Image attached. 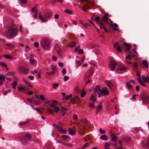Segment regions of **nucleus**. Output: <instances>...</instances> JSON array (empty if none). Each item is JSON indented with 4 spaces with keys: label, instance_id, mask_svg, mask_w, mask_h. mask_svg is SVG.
<instances>
[{
    "label": "nucleus",
    "instance_id": "39448f33",
    "mask_svg": "<svg viewBox=\"0 0 149 149\" xmlns=\"http://www.w3.org/2000/svg\"><path fill=\"white\" fill-rule=\"evenodd\" d=\"M81 1L82 2V10L84 12H86L87 9L89 7L88 4L90 3V2L88 0H81Z\"/></svg>",
    "mask_w": 149,
    "mask_h": 149
},
{
    "label": "nucleus",
    "instance_id": "a211bd4d",
    "mask_svg": "<svg viewBox=\"0 0 149 149\" xmlns=\"http://www.w3.org/2000/svg\"><path fill=\"white\" fill-rule=\"evenodd\" d=\"M53 126L61 133H63L66 132V131L64 130H63L62 127H59L54 124H53Z\"/></svg>",
    "mask_w": 149,
    "mask_h": 149
},
{
    "label": "nucleus",
    "instance_id": "20e7f679",
    "mask_svg": "<svg viewBox=\"0 0 149 149\" xmlns=\"http://www.w3.org/2000/svg\"><path fill=\"white\" fill-rule=\"evenodd\" d=\"M52 15V13L47 12L42 15L40 12L39 13V18L43 22H47L48 19L51 17Z\"/></svg>",
    "mask_w": 149,
    "mask_h": 149
},
{
    "label": "nucleus",
    "instance_id": "dca6fc26",
    "mask_svg": "<svg viewBox=\"0 0 149 149\" xmlns=\"http://www.w3.org/2000/svg\"><path fill=\"white\" fill-rule=\"evenodd\" d=\"M105 82L107 85L109 87V88L111 90H113L114 89V86L112 83L109 81H105Z\"/></svg>",
    "mask_w": 149,
    "mask_h": 149
},
{
    "label": "nucleus",
    "instance_id": "c85d7f7f",
    "mask_svg": "<svg viewBox=\"0 0 149 149\" xmlns=\"http://www.w3.org/2000/svg\"><path fill=\"white\" fill-rule=\"evenodd\" d=\"M143 146L144 148L149 147V139L147 140L146 143H143Z\"/></svg>",
    "mask_w": 149,
    "mask_h": 149
},
{
    "label": "nucleus",
    "instance_id": "0eeeda50",
    "mask_svg": "<svg viewBox=\"0 0 149 149\" xmlns=\"http://www.w3.org/2000/svg\"><path fill=\"white\" fill-rule=\"evenodd\" d=\"M127 67L123 64L120 65L117 70V72L119 74H121L125 72L127 70Z\"/></svg>",
    "mask_w": 149,
    "mask_h": 149
},
{
    "label": "nucleus",
    "instance_id": "3c124183",
    "mask_svg": "<svg viewBox=\"0 0 149 149\" xmlns=\"http://www.w3.org/2000/svg\"><path fill=\"white\" fill-rule=\"evenodd\" d=\"M0 65L1 66H4L5 67H7V65L3 62L0 63Z\"/></svg>",
    "mask_w": 149,
    "mask_h": 149
},
{
    "label": "nucleus",
    "instance_id": "4c0bfd02",
    "mask_svg": "<svg viewBox=\"0 0 149 149\" xmlns=\"http://www.w3.org/2000/svg\"><path fill=\"white\" fill-rule=\"evenodd\" d=\"M62 137V139L64 140H67L69 139L68 136L65 134L63 135Z\"/></svg>",
    "mask_w": 149,
    "mask_h": 149
},
{
    "label": "nucleus",
    "instance_id": "ea45409f",
    "mask_svg": "<svg viewBox=\"0 0 149 149\" xmlns=\"http://www.w3.org/2000/svg\"><path fill=\"white\" fill-rule=\"evenodd\" d=\"M100 138L101 139L104 140H107V139L106 136L105 134L102 135L101 136Z\"/></svg>",
    "mask_w": 149,
    "mask_h": 149
},
{
    "label": "nucleus",
    "instance_id": "412c9836",
    "mask_svg": "<svg viewBox=\"0 0 149 149\" xmlns=\"http://www.w3.org/2000/svg\"><path fill=\"white\" fill-rule=\"evenodd\" d=\"M111 141L113 142H116L117 137L115 134H112L110 135Z\"/></svg>",
    "mask_w": 149,
    "mask_h": 149
},
{
    "label": "nucleus",
    "instance_id": "ddd939ff",
    "mask_svg": "<svg viewBox=\"0 0 149 149\" xmlns=\"http://www.w3.org/2000/svg\"><path fill=\"white\" fill-rule=\"evenodd\" d=\"M140 97L144 103H146L147 102L149 97L145 94H142L140 95Z\"/></svg>",
    "mask_w": 149,
    "mask_h": 149
},
{
    "label": "nucleus",
    "instance_id": "0e129e2a",
    "mask_svg": "<svg viewBox=\"0 0 149 149\" xmlns=\"http://www.w3.org/2000/svg\"><path fill=\"white\" fill-rule=\"evenodd\" d=\"M73 119L74 120H77L78 119V117L77 115L74 114L73 115Z\"/></svg>",
    "mask_w": 149,
    "mask_h": 149
},
{
    "label": "nucleus",
    "instance_id": "09e8293b",
    "mask_svg": "<svg viewBox=\"0 0 149 149\" xmlns=\"http://www.w3.org/2000/svg\"><path fill=\"white\" fill-rule=\"evenodd\" d=\"M108 94H98V97H101L104 96Z\"/></svg>",
    "mask_w": 149,
    "mask_h": 149
},
{
    "label": "nucleus",
    "instance_id": "5fc2aeb1",
    "mask_svg": "<svg viewBox=\"0 0 149 149\" xmlns=\"http://www.w3.org/2000/svg\"><path fill=\"white\" fill-rule=\"evenodd\" d=\"M39 97H40V99L41 100H45V98L44 97L43 95H40Z\"/></svg>",
    "mask_w": 149,
    "mask_h": 149
},
{
    "label": "nucleus",
    "instance_id": "f704fd0d",
    "mask_svg": "<svg viewBox=\"0 0 149 149\" xmlns=\"http://www.w3.org/2000/svg\"><path fill=\"white\" fill-rule=\"evenodd\" d=\"M122 141L120 140H119L118 141V143L120 145V146L119 147L116 148V149H122V147H123L122 145Z\"/></svg>",
    "mask_w": 149,
    "mask_h": 149
},
{
    "label": "nucleus",
    "instance_id": "f257e3e1",
    "mask_svg": "<svg viewBox=\"0 0 149 149\" xmlns=\"http://www.w3.org/2000/svg\"><path fill=\"white\" fill-rule=\"evenodd\" d=\"M18 31V29L15 25H12L8 27L6 31L5 35L8 37L12 38L16 36Z\"/></svg>",
    "mask_w": 149,
    "mask_h": 149
},
{
    "label": "nucleus",
    "instance_id": "9b49d317",
    "mask_svg": "<svg viewBox=\"0 0 149 149\" xmlns=\"http://www.w3.org/2000/svg\"><path fill=\"white\" fill-rule=\"evenodd\" d=\"M18 70L20 73L24 74H27L29 72V70L21 66L19 67Z\"/></svg>",
    "mask_w": 149,
    "mask_h": 149
},
{
    "label": "nucleus",
    "instance_id": "7c9ffc66",
    "mask_svg": "<svg viewBox=\"0 0 149 149\" xmlns=\"http://www.w3.org/2000/svg\"><path fill=\"white\" fill-rule=\"evenodd\" d=\"M142 63L144 65L146 68H148V64L147 61L146 60H143L142 62Z\"/></svg>",
    "mask_w": 149,
    "mask_h": 149
},
{
    "label": "nucleus",
    "instance_id": "4468645a",
    "mask_svg": "<svg viewBox=\"0 0 149 149\" xmlns=\"http://www.w3.org/2000/svg\"><path fill=\"white\" fill-rule=\"evenodd\" d=\"M59 110V109L57 107H55L54 108H48V111L51 114H52L54 112H58Z\"/></svg>",
    "mask_w": 149,
    "mask_h": 149
},
{
    "label": "nucleus",
    "instance_id": "4be33fe9",
    "mask_svg": "<svg viewBox=\"0 0 149 149\" xmlns=\"http://www.w3.org/2000/svg\"><path fill=\"white\" fill-rule=\"evenodd\" d=\"M98 24L100 26V28L101 29H103L106 32H108V31L104 26L103 23L102 22H99Z\"/></svg>",
    "mask_w": 149,
    "mask_h": 149
},
{
    "label": "nucleus",
    "instance_id": "6e6d98bb",
    "mask_svg": "<svg viewBox=\"0 0 149 149\" xmlns=\"http://www.w3.org/2000/svg\"><path fill=\"white\" fill-rule=\"evenodd\" d=\"M72 96V95L71 94H70L68 96H66L65 97V98L66 99H69Z\"/></svg>",
    "mask_w": 149,
    "mask_h": 149
},
{
    "label": "nucleus",
    "instance_id": "2f4dec72",
    "mask_svg": "<svg viewBox=\"0 0 149 149\" xmlns=\"http://www.w3.org/2000/svg\"><path fill=\"white\" fill-rule=\"evenodd\" d=\"M63 145L68 147L72 148L73 146V145L72 144L70 143H63Z\"/></svg>",
    "mask_w": 149,
    "mask_h": 149
},
{
    "label": "nucleus",
    "instance_id": "5701e85b",
    "mask_svg": "<svg viewBox=\"0 0 149 149\" xmlns=\"http://www.w3.org/2000/svg\"><path fill=\"white\" fill-rule=\"evenodd\" d=\"M73 129H69V134L71 135H73L74 134L75 130L76 129V126H74L73 127Z\"/></svg>",
    "mask_w": 149,
    "mask_h": 149
},
{
    "label": "nucleus",
    "instance_id": "6e6552de",
    "mask_svg": "<svg viewBox=\"0 0 149 149\" xmlns=\"http://www.w3.org/2000/svg\"><path fill=\"white\" fill-rule=\"evenodd\" d=\"M117 65V63L115 61L113 60L111 61L109 64V68L110 70L111 71L114 70Z\"/></svg>",
    "mask_w": 149,
    "mask_h": 149
},
{
    "label": "nucleus",
    "instance_id": "72a5a7b5",
    "mask_svg": "<svg viewBox=\"0 0 149 149\" xmlns=\"http://www.w3.org/2000/svg\"><path fill=\"white\" fill-rule=\"evenodd\" d=\"M142 78L146 82H148V81L149 80V78L148 77H145L144 76L142 75Z\"/></svg>",
    "mask_w": 149,
    "mask_h": 149
},
{
    "label": "nucleus",
    "instance_id": "393cba45",
    "mask_svg": "<svg viewBox=\"0 0 149 149\" xmlns=\"http://www.w3.org/2000/svg\"><path fill=\"white\" fill-rule=\"evenodd\" d=\"M5 47L7 49H12L14 47V46L11 44L7 43L5 44Z\"/></svg>",
    "mask_w": 149,
    "mask_h": 149
},
{
    "label": "nucleus",
    "instance_id": "1a4fd4ad",
    "mask_svg": "<svg viewBox=\"0 0 149 149\" xmlns=\"http://www.w3.org/2000/svg\"><path fill=\"white\" fill-rule=\"evenodd\" d=\"M93 72V69L91 68H90L86 73L84 77V78L85 79H90L92 77Z\"/></svg>",
    "mask_w": 149,
    "mask_h": 149
},
{
    "label": "nucleus",
    "instance_id": "79ce46f5",
    "mask_svg": "<svg viewBox=\"0 0 149 149\" xmlns=\"http://www.w3.org/2000/svg\"><path fill=\"white\" fill-rule=\"evenodd\" d=\"M81 121L83 123L85 124L87 123L88 122V120L85 118H82L81 120Z\"/></svg>",
    "mask_w": 149,
    "mask_h": 149
},
{
    "label": "nucleus",
    "instance_id": "7ed1b4c3",
    "mask_svg": "<svg viewBox=\"0 0 149 149\" xmlns=\"http://www.w3.org/2000/svg\"><path fill=\"white\" fill-rule=\"evenodd\" d=\"M89 91L97 93H109V91L106 87H103L102 90H101L98 85L96 86L95 88L92 87L89 90Z\"/></svg>",
    "mask_w": 149,
    "mask_h": 149
},
{
    "label": "nucleus",
    "instance_id": "a19ab883",
    "mask_svg": "<svg viewBox=\"0 0 149 149\" xmlns=\"http://www.w3.org/2000/svg\"><path fill=\"white\" fill-rule=\"evenodd\" d=\"M3 56L8 59H11L12 57L10 55H3Z\"/></svg>",
    "mask_w": 149,
    "mask_h": 149
},
{
    "label": "nucleus",
    "instance_id": "cd10ccee",
    "mask_svg": "<svg viewBox=\"0 0 149 149\" xmlns=\"http://www.w3.org/2000/svg\"><path fill=\"white\" fill-rule=\"evenodd\" d=\"M111 26L112 27L113 29L114 30L118 31H119V29L116 28L118 26V25L117 24L114 23L113 24L111 25Z\"/></svg>",
    "mask_w": 149,
    "mask_h": 149
},
{
    "label": "nucleus",
    "instance_id": "f8f14e48",
    "mask_svg": "<svg viewBox=\"0 0 149 149\" xmlns=\"http://www.w3.org/2000/svg\"><path fill=\"white\" fill-rule=\"evenodd\" d=\"M111 15H109L108 13H105L104 16L102 17V20L104 22L106 23H109V21L111 22V20L108 17H110Z\"/></svg>",
    "mask_w": 149,
    "mask_h": 149
},
{
    "label": "nucleus",
    "instance_id": "603ef678",
    "mask_svg": "<svg viewBox=\"0 0 149 149\" xmlns=\"http://www.w3.org/2000/svg\"><path fill=\"white\" fill-rule=\"evenodd\" d=\"M51 68L52 71H56V67L55 66L53 65L51 66Z\"/></svg>",
    "mask_w": 149,
    "mask_h": 149
},
{
    "label": "nucleus",
    "instance_id": "338daca9",
    "mask_svg": "<svg viewBox=\"0 0 149 149\" xmlns=\"http://www.w3.org/2000/svg\"><path fill=\"white\" fill-rule=\"evenodd\" d=\"M102 108V106L100 105H99L96 108V109L97 110H99L101 109Z\"/></svg>",
    "mask_w": 149,
    "mask_h": 149
},
{
    "label": "nucleus",
    "instance_id": "a18cd8bd",
    "mask_svg": "<svg viewBox=\"0 0 149 149\" xmlns=\"http://www.w3.org/2000/svg\"><path fill=\"white\" fill-rule=\"evenodd\" d=\"M56 72V71H52L50 72H47L46 74L48 75H52L54 74Z\"/></svg>",
    "mask_w": 149,
    "mask_h": 149
},
{
    "label": "nucleus",
    "instance_id": "c756f323",
    "mask_svg": "<svg viewBox=\"0 0 149 149\" xmlns=\"http://www.w3.org/2000/svg\"><path fill=\"white\" fill-rule=\"evenodd\" d=\"M138 80L139 82L141 85L145 87H146V85L145 84L144 81H143L140 78H138Z\"/></svg>",
    "mask_w": 149,
    "mask_h": 149
},
{
    "label": "nucleus",
    "instance_id": "bb28decb",
    "mask_svg": "<svg viewBox=\"0 0 149 149\" xmlns=\"http://www.w3.org/2000/svg\"><path fill=\"white\" fill-rule=\"evenodd\" d=\"M75 42L74 41L70 42L68 44V46L70 47H75Z\"/></svg>",
    "mask_w": 149,
    "mask_h": 149
},
{
    "label": "nucleus",
    "instance_id": "e433bc0d",
    "mask_svg": "<svg viewBox=\"0 0 149 149\" xmlns=\"http://www.w3.org/2000/svg\"><path fill=\"white\" fill-rule=\"evenodd\" d=\"M17 83L16 81H13L12 84V85L13 86L12 88L13 89H15L16 88V86L17 85Z\"/></svg>",
    "mask_w": 149,
    "mask_h": 149
},
{
    "label": "nucleus",
    "instance_id": "a878e982",
    "mask_svg": "<svg viewBox=\"0 0 149 149\" xmlns=\"http://www.w3.org/2000/svg\"><path fill=\"white\" fill-rule=\"evenodd\" d=\"M36 61L33 57V56L31 55L30 57V63L31 64H33L35 63Z\"/></svg>",
    "mask_w": 149,
    "mask_h": 149
},
{
    "label": "nucleus",
    "instance_id": "864d4df0",
    "mask_svg": "<svg viewBox=\"0 0 149 149\" xmlns=\"http://www.w3.org/2000/svg\"><path fill=\"white\" fill-rule=\"evenodd\" d=\"M82 25L85 28H87L88 26H90L89 24L87 23H84Z\"/></svg>",
    "mask_w": 149,
    "mask_h": 149
},
{
    "label": "nucleus",
    "instance_id": "49530a36",
    "mask_svg": "<svg viewBox=\"0 0 149 149\" xmlns=\"http://www.w3.org/2000/svg\"><path fill=\"white\" fill-rule=\"evenodd\" d=\"M62 110H61V112L63 113V116H64L65 113H66V112L65 111L66 110V109L65 108H62Z\"/></svg>",
    "mask_w": 149,
    "mask_h": 149
},
{
    "label": "nucleus",
    "instance_id": "13d9d810",
    "mask_svg": "<svg viewBox=\"0 0 149 149\" xmlns=\"http://www.w3.org/2000/svg\"><path fill=\"white\" fill-rule=\"evenodd\" d=\"M5 80V78L2 75H0V80H1L2 81H4Z\"/></svg>",
    "mask_w": 149,
    "mask_h": 149
},
{
    "label": "nucleus",
    "instance_id": "f3484780",
    "mask_svg": "<svg viewBox=\"0 0 149 149\" xmlns=\"http://www.w3.org/2000/svg\"><path fill=\"white\" fill-rule=\"evenodd\" d=\"M55 49L58 54L59 56H61L62 51L59 46L58 45H56L55 46Z\"/></svg>",
    "mask_w": 149,
    "mask_h": 149
},
{
    "label": "nucleus",
    "instance_id": "2eb2a0df",
    "mask_svg": "<svg viewBox=\"0 0 149 149\" xmlns=\"http://www.w3.org/2000/svg\"><path fill=\"white\" fill-rule=\"evenodd\" d=\"M74 90L77 93H86L84 89H80L78 86L75 87L74 88Z\"/></svg>",
    "mask_w": 149,
    "mask_h": 149
},
{
    "label": "nucleus",
    "instance_id": "774afa93",
    "mask_svg": "<svg viewBox=\"0 0 149 149\" xmlns=\"http://www.w3.org/2000/svg\"><path fill=\"white\" fill-rule=\"evenodd\" d=\"M80 47L79 46L77 47L74 49L75 52H77L80 49Z\"/></svg>",
    "mask_w": 149,
    "mask_h": 149
},
{
    "label": "nucleus",
    "instance_id": "37998d69",
    "mask_svg": "<svg viewBox=\"0 0 149 149\" xmlns=\"http://www.w3.org/2000/svg\"><path fill=\"white\" fill-rule=\"evenodd\" d=\"M95 21H97V23L98 24L99 22H102L101 21H100V18L99 17H96L94 20Z\"/></svg>",
    "mask_w": 149,
    "mask_h": 149
},
{
    "label": "nucleus",
    "instance_id": "052dcab7",
    "mask_svg": "<svg viewBox=\"0 0 149 149\" xmlns=\"http://www.w3.org/2000/svg\"><path fill=\"white\" fill-rule=\"evenodd\" d=\"M100 132L102 134H104L105 133V131L104 130H102V128H100L99 130Z\"/></svg>",
    "mask_w": 149,
    "mask_h": 149
},
{
    "label": "nucleus",
    "instance_id": "9d476101",
    "mask_svg": "<svg viewBox=\"0 0 149 149\" xmlns=\"http://www.w3.org/2000/svg\"><path fill=\"white\" fill-rule=\"evenodd\" d=\"M31 137L32 136L30 134H26L23 138L22 139L23 142L24 143H26L31 140Z\"/></svg>",
    "mask_w": 149,
    "mask_h": 149
},
{
    "label": "nucleus",
    "instance_id": "473e14b6",
    "mask_svg": "<svg viewBox=\"0 0 149 149\" xmlns=\"http://www.w3.org/2000/svg\"><path fill=\"white\" fill-rule=\"evenodd\" d=\"M95 103L93 102H90L89 104V107L90 108H95Z\"/></svg>",
    "mask_w": 149,
    "mask_h": 149
},
{
    "label": "nucleus",
    "instance_id": "b1692460",
    "mask_svg": "<svg viewBox=\"0 0 149 149\" xmlns=\"http://www.w3.org/2000/svg\"><path fill=\"white\" fill-rule=\"evenodd\" d=\"M96 95L95 94H93L91 95L90 100L93 102H95L96 101V99L95 98Z\"/></svg>",
    "mask_w": 149,
    "mask_h": 149
},
{
    "label": "nucleus",
    "instance_id": "bf43d9fd",
    "mask_svg": "<svg viewBox=\"0 0 149 149\" xmlns=\"http://www.w3.org/2000/svg\"><path fill=\"white\" fill-rule=\"evenodd\" d=\"M78 52L79 54H82L83 53V51L82 49H80L78 51Z\"/></svg>",
    "mask_w": 149,
    "mask_h": 149
},
{
    "label": "nucleus",
    "instance_id": "69168bd1",
    "mask_svg": "<svg viewBox=\"0 0 149 149\" xmlns=\"http://www.w3.org/2000/svg\"><path fill=\"white\" fill-rule=\"evenodd\" d=\"M126 58L127 59L129 60H131L132 58L131 56L130 55H128L126 56Z\"/></svg>",
    "mask_w": 149,
    "mask_h": 149
},
{
    "label": "nucleus",
    "instance_id": "8fccbe9b",
    "mask_svg": "<svg viewBox=\"0 0 149 149\" xmlns=\"http://www.w3.org/2000/svg\"><path fill=\"white\" fill-rule=\"evenodd\" d=\"M65 12L69 15H71L72 14V12L71 11L68 10H65Z\"/></svg>",
    "mask_w": 149,
    "mask_h": 149
},
{
    "label": "nucleus",
    "instance_id": "aec40b11",
    "mask_svg": "<svg viewBox=\"0 0 149 149\" xmlns=\"http://www.w3.org/2000/svg\"><path fill=\"white\" fill-rule=\"evenodd\" d=\"M86 126V125H83L79 128V130L81 133L83 134L84 133V131L85 130Z\"/></svg>",
    "mask_w": 149,
    "mask_h": 149
},
{
    "label": "nucleus",
    "instance_id": "423d86ee",
    "mask_svg": "<svg viewBox=\"0 0 149 149\" xmlns=\"http://www.w3.org/2000/svg\"><path fill=\"white\" fill-rule=\"evenodd\" d=\"M42 45L45 49H48L50 47L49 41L47 39L43 40L42 42Z\"/></svg>",
    "mask_w": 149,
    "mask_h": 149
},
{
    "label": "nucleus",
    "instance_id": "c03bdc74",
    "mask_svg": "<svg viewBox=\"0 0 149 149\" xmlns=\"http://www.w3.org/2000/svg\"><path fill=\"white\" fill-rule=\"evenodd\" d=\"M82 63L80 61H76V66L78 67Z\"/></svg>",
    "mask_w": 149,
    "mask_h": 149
},
{
    "label": "nucleus",
    "instance_id": "58836bf2",
    "mask_svg": "<svg viewBox=\"0 0 149 149\" xmlns=\"http://www.w3.org/2000/svg\"><path fill=\"white\" fill-rule=\"evenodd\" d=\"M126 86L127 87V88L129 89L131 88L132 87V85L130 84L129 82H127Z\"/></svg>",
    "mask_w": 149,
    "mask_h": 149
},
{
    "label": "nucleus",
    "instance_id": "de8ad7c7",
    "mask_svg": "<svg viewBox=\"0 0 149 149\" xmlns=\"http://www.w3.org/2000/svg\"><path fill=\"white\" fill-rule=\"evenodd\" d=\"M58 84L57 83H54L53 84V87L55 89L58 87Z\"/></svg>",
    "mask_w": 149,
    "mask_h": 149
},
{
    "label": "nucleus",
    "instance_id": "e2e57ef3",
    "mask_svg": "<svg viewBox=\"0 0 149 149\" xmlns=\"http://www.w3.org/2000/svg\"><path fill=\"white\" fill-rule=\"evenodd\" d=\"M70 102L72 103L73 104H75L76 103V102L75 100H74V98L70 100Z\"/></svg>",
    "mask_w": 149,
    "mask_h": 149
},
{
    "label": "nucleus",
    "instance_id": "680f3d73",
    "mask_svg": "<svg viewBox=\"0 0 149 149\" xmlns=\"http://www.w3.org/2000/svg\"><path fill=\"white\" fill-rule=\"evenodd\" d=\"M59 18V15L58 14H56L54 15V18L55 19H58Z\"/></svg>",
    "mask_w": 149,
    "mask_h": 149
},
{
    "label": "nucleus",
    "instance_id": "f03ea898",
    "mask_svg": "<svg viewBox=\"0 0 149 149\" xmlns=\"http://www.w3.org/2000/svg\"><path fill=\"white\" fill-rule=\"evenodd\" d=\"M114 46L119 52H122L121 49L124 48L125 47L126 49L127 52H130L131 45L126 43H124L123 45L122 44H118V42H116L115 43Z\"/></svg>",
    "mask_w": 149,
    "mask_h": 149
},
{
    "label": "nucleus",
    "instance_id": "c9c22d12",
    "mask_svg": "<svg viewBox=\"0 0 149 149\" xmlns=\"http://www.w3.org/2000/svg\"><path fill=\"white\" fill-rule=\"evenodd\" d=\"M112 145V144L111 143H108L106 142L104 145V147L106 148H109V147L110 146Z\"/></svg>",
    "mask_w": 149,
    "mask_h": 149
},
{
    "label": "nucleus",
    "instance_id": "4d7b16f0",
    "mask_svg": "<svg viewBox=\"0 0 149 149\" xmlns=\"http://www.w3.org/2000/svg\"><path fill=\"white\" fill-rule=\"evenodd\" d=\"M56 104H54V103H51L49 104V107H54L56 106Z\"/></svg>",
    "mask_w": 149,
    "mask_h": 149
},
{
    "label": "nucleus",
    "instance_id": "6ab92c4d",
    "mask_svg": "<svg viewBox=\"0 0 149 149\" xmlns=\"http://www.w3.org/2000/svg\"><path fill=\"white\" fill-rule=\"evenodd\" d=\"M18 90L19 91H27L29 90V88L26 86L24 87L21 86L20 87H18Z\"/></svg>",
    "mask_w": 149,
    "mask_h": 149
}]
</instances>
